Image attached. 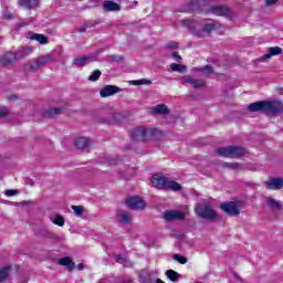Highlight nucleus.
<instances>
[{"mask_svg": "<svg viewBox=\"0 0 283 283\" xmlns=\"http://www.w3.org/2000/svg\"><path fill=\"white\" fill-rule=\"evenodd\" d=\"M247 109L248 112H259L260 114L271 116L283 113V103L280 101H260L249 104Z\"/></svg>", "mask_w": 283, "mask_h": 283, "instance_id": "f257e3e1", "label": "nucleus"}, {"mask_svg": "<svg viewBox=\"0 0 283 283\" xmlns=\"http://www.w3.org/2000/svg\"><path fill=\"white\" fill-rule=\"evenodd\" d=\"M157 136H160L158 128L137 126L133 128L130 138L134 143H147V140H156Z\"/></svg>", "mask_w": 283, "mask_h": 283, "instance_id": "f03ea898", "label": "nucleus"}, {"mask_svg": "<svg viewBox=\"0 0 283 283\" xmlns=\"http://www.w3.org/2000/svg\"><path fill=\"white\" fill-rule=\"evenodd\" d=\"M155 189H164L166 191H181L182 186L178 181H174L165 176L154 175L150 179Z\"/></svg>", "mask_w": 283, "mask_h": 283, "instance_id": "7ed1b4c3", "label": "nucleus"}, {"mask_svg": "<svg viewBox=\"0 0 283 283\" xmlns=\"http://www.w3.org/2000/svg\"><path fill=\"white\" fill-rule=\"evenodd\" d=\"M196 213L203 220H218V212L208 203H198L196 206Z\"/></svg>", "mask_w": 283, "mask_h": 283, "instance_id": "20e7f679", "label": "nucleus"}, {"mask_svg": "<svg viewBox=\"0 0 283 283\" xmlns=\"http://www.w3.org/2000/svg\"><path fill=\"white\" fill-rule=\"evenodd\" d=\"M126 206L128 209L138 211L139 209H145V201L140 197H130L126 199Z\"/></svg>", "mask_w": 283, "mask_h": 283, "instance_id": "39448f33", "label": "nucleus"}, {"mask_svg": "<svg viewBox=\"0 0 283 283\" xmlns=\"http://www.w3.org/2000/svg\"><path fill=\"white\" fill-rule=\"evenodd\" d=\"M118 92H123V88H120L116 85H105L99 91V96H102V98H107L109 96H114V94H118Z\"/></svg>", "mask_w": 283, "mask_h": 283, "instance_id": "423d86ee", "label": "nucleus"}, {"mask_svg": "<svg viewBox=\"0 0 283 283\" xmlns=\"http://www.w3.org/2000/svg\"><path fill=\"white\" fill-rule=\"evenodd\" d=\"M220 209L228 216H240V208L235 202L221 203Z\"/></svg>", "mask_w": 283, "mask_h": 283, "instance_id": "0eeeda50", "label": "nucleus"}, {"mask_svg": "<svg viewBox=\"0 0 283 283\" xmlns=\"http://www.w3.org/2000/svg\"><path fill=\"white\" fill-rule=\"evenodd\" d=\"M164 219L167 222H174V220H185V213L178 210H167L164 212Z\"/></svg>", "mask_w": 283, "mask_h": 283, "instance_id": "6e6552de", "label": "nucleus"}, {"mask_svg": "<svg viewBox=\"0 0 283 283\" xmlns=\"http://www.w3.org/2000/svg\"><path fill=\"white\" fill-rule=\"evenodd\" d=\"M150 116H165L169 114V108L165 104H158L149 108Z\"/></svg>", "mask_w": 283, "mask_h": 283, "instance_id": "1a4fd4ad", "label": "nucleus"}, {"mask_svg": "<svg viewBox=\"0 0 283 283\" xmlns=\"http://www.w3.org/2000/svg\"><path fill=\"white\" fill-rule=\"evenodd\" d=\"M210 12L217 17H229L231 14V8L227 6H212Z\"/></svg>", "mask_w": 283, "mask_h": 283, "instance_id": "9d476101", "label": "nucleus"}, {"mask_svg": "<svg viewBox=\"0 0 283 283\" xmlns=\"http://www.w3.org/2000/svg\"><path fill=\"white\" fill-rule=\"evenodd\" d=\"M102 8L104 12H120V4L112 0L104 1Z\"/></svg>", "mask_w": 283, "mask_h": 283, "instance_id": "9b49d317", "label": "nucleus"}, {"mask_svg": "<svg viewBox=\"0 0 283 283\" xmlns=\"http://www.w3.org/2000/svg\"><path fill=\"white\" fill-rule=\"evenodd\" d=\"M17 53L8 52L0 57V63L3 65V67H8V65H11V63L17 61Z\"/></svg>", "mask_w": 283, "mask_h": 283, "instance_id": "f8f14e48", "label": "nucleus"}, {"mask_svg": "<svg viewBox=\"0 0 283 283\" xmlns=\"http://www.w3.org/2000/svg\"><path fill=\"white\" fill-rule=\"evenodd\" d=\"M57 264H60V266H66V270L70 272L74 271L76 266V264L74 263V261H72L70 256L59 259Z\"/></svg>", "mask_w": 283, "mask_h": 283, "instance_id": "ddd939ff", "label": "nucleus"}, {"mask_svg": "<svg viewBox=\"0 0 283 283\" xmlns=\"http://www.w3.org/2000/svg\"><path fill=\"white\" fill-rule=\"evenodd\" d=\"M74 145L77 147V149H90L92 140H90L87 137H78L75 139Z\"/></svg>", "mask_w": 283, "mask_h": 283, "instance_id": "4468645a", "label": "nucleus"}, {"mask_svg": "<svg viewBox=\"0 0 283 283\" xmlns=\"http://www.w3.org/2000/svg\"><path fill=\"white\" fill-rule=\"evenodd\" d=\"M231 158H242L247 156V148L240 146H230Z\"/></svg>", "mask_w": 283, "mask_h": 283, "instance_id": "2eb2a0df", "label": "nucleus"}, {"mask_svg": "<svg viewBox=\"0 0 283 283\" xmlns=\"http://www.w3.org/2000/svg\"><path fill=\"white\" fill-rule=\"evenodd\" d=\"M265 187L266 189H271V190H277V189H282L283 187V180L281 178H274L270 181L265 182Z\"/></svg>", "mask_w": 283, "mask_h": 283, "instance_id": "dca6fc26", "label": "nucleus"}, {"mask_svg": "<svg viewBox=\"0 0 283 283\" xmlns=\"http://www.w3.org/2000/svg\"><path fill=\"white\" fill-rule=\"evenodd\" d=\"M92 61V56L83 55L73 60L75 67H85Z\"/></svg>", "mask_w": 283, "mask_h": 283, "instance_id": "f3484780", "label": "nucleus"}, {"mask_svg": "<svg viewBox=\"0 0 283 283\" xmlns=\"http://www.w3.org/2000/svg\"><path fill=\"white\" fill-rule=\"evenodd\" d=\"M63 114V108H49L43 112L44 118H56V116H61Z\"/></svg>", "mask_w": 283, "mask_h": 283, "instance_id": "a211bd4d", "label": "nucleus"}, {"mask_svg": "<svg viewBox=\"0 0 283 283\" xmlns=\"http://www.w3.org/2000/svg\"><path fill=\"white\" fill-rule=\"evenodd\" d=\"M117 220L120 224H129L132 222V214L127 213L124 210L117 211Z\"/></svg>", "mask_w": 283, "mask_h": 283, "instance_id": "6ab92c4d", "label": "nucleus"}, {"mask_svg": "<svg viewBox=\"0 0 283 283\" xmlns=\"http://www.w3.org/2000/svg\"><path fill=\"white\" fill-rule=\"evenodd\" d=\"M265 203L268 207H270V209H273L274 211H282V203L272 197H268L265 199Z\"/></svg>", "mask_w": 283, "mask_h": 283, "instance_id": "aec40b11", "label": "nucleus"}, {"mask_svg": "<svg viewBox=\"0 0 283 283\" xmlns=\"http://www.w3.org/2000/svg\"><path fill=\"white\" fill-rule=\"evenodd\" d=\"M185 83H189L196 90H198L200 87H205V85H206L205 80H196L193 77H185Z\"/></svg>", "mask_w": 283, "mask_h": 283, "instance_id": "412c9836", "label": "nucleus"}, {"mask_svg": "<svg viewBox=\"0 0 283 283\" xmlns=\"http://www.w3.org/2000/svg\"><path fill=\"white\" fill-rule=\"evenodd\" d=\"M277 54H282V48L272 46L269 49V52L262 56L263 61L271 59V56H277Z\"/></svg>", "mask_w": 283, "mask_h": 283, "instance_id": "4be33fe9", "label": "nucleus"}, {"mask_svg": "<svg viewBox=\"0 0 283 283\" xmlns=\"http://www.w3.org/2000/svg\"><path fill=\"white\" fill-rule=\"evenodd\" d=\"M30 39L31 41H38V43H40L41 45H48V43H50V41L48 40V36L41 33H33L30 36Z\"/></svg>", "mask_w": 283, "mask_h": 283, "instance_id": "5701e85b", "label": "nucleus"}, {"mask_svg": "<svg viewBox=\"0 0 283 283\" xmlns=\"http://www.w3.org/2000/svg\"><path fill=\"white\" fill-rule=\"evenodd\" d=\"M19 4L22 8H27L28 10H32L39 6V0H19Z\"/></svg>", "mask_w": 283, "mask_h": 283, "instance_id": "b1692460", "label": "nucleus"}, {"mask_svg": "<svg viewBox=\"0 0 283 283\" xmlns=\"http://www.w3.org/2000/svg\"><path fill=\"white\" fill-rule=\"evenodd\" d=\"M205 3H207V0H191L189 2V10L196 11V10H200V8H202V6H205Z\"/></svg>", "mask_w": 283, "mask_h": 283, "instance_id": "393cba45", "label": "nucleus"}, {"mask_svg": "<svg viewBox=\"0 0 283 283\" xmlns=\"http://www.w3.org/2000/svg\"><path fill=\"white\" fill-rule=\"evenodd\" d=\"M52 61H54V59L50 54L42 55L36 60L40 67H45V65H48L49 63H52Z\"/></svg>", "mask_w": 283, "mask_h": 283, "instance_id": "a878e982", "label": "nucleus"}, {"mask_svg": "<svg viewBox=\"0 0 283 283\" xmlns=\"http://www.w3.org/2000/svg\"><path fill=\"white\" fill-rule=\"evenodd\" d=\"M32 54V48L23 46L15 53L17 59H25V56Z\"/></svg>", "mask_w": 283, "mask_h": 283, "instance_id": "bb28decb", "label": "nucleus"}, {"mask_svg": "<svg viewBox=\"0 0 283 283\" xmlns=\"http://www.w3.org/2000/svg\"><path fill=\"white\" fill-rule=\"evenodd\" d=\"M216 154H218V156H222L223 158H231V146L217 148Z\"/></svg>", "mask_w": 283, "mask_h": 283, "instance_id": "cd10ccee", "label": "nucleus"}, {"mask_svg": "<svg viewBox=\"0 0 283 283\" xmlns=\"http://www.w3.org/2000/svg\"><path fill=\"white\" fill-rule=\"evenodd\" d=\"M166 276L168 280H170V282H178V280H180V274L174 270H167Z\"/></svg>", "mask_w": 283, "mask_h": 283, "instance_id": "c85d7f7f", "label": "nucleus"}, {"mask_svg": "<svg viewBox=\"0 0 283 283\" xmlns=\"http://www.w3.org/2000/svg\"><path fill=\"white\" fill-rule=\"evenodd\" d=\"M39 70H41V66L38 61L32 62L24 67V72H39Z\"/></svg>", "mask_w": 283, "mask_h": 283, "instance_id": "c756f323", "label": "nucleus"}, {"mask_svg": "<svg viewBox=\"0 0 283 283\" xmlns=\"http://www.w3.org/2000/svg\"><path fill=\"white\" fill-rule=\"evenodd\" d=\"M170 69L172 72H179V74H185V72H187V66L182 64L172 63L170 64Z\"/></svg>", "mask_w": 283, "mask_h": 283, "instance_id": "7c9ffc66", "label": "nucleus"}, {"mask_svg": "<svg viewBox=\"0 0 283 283\" xmlns=\"http://www.w3.org/2000/svg\"><path fill=\"white\" fill-rule=\"evenodd\" d=\"M71 209L77 218H83V213H85L83 206H71Z\"/></svg>", "mask_w": 283, "mask_h": 283, "instance_id": "2f4dec72", "label": "nucleus"}, {"mask_svg": "<svg viewBox=\"0 0 283 283\" xmlns=\"http://www.w3.org/2000/svg\"><path fill=\"white\" fill-rule=\"evenodd\" d=\"M218 27H219L218 23H207L203 25L202 30L208 34H211V32L218 30Z\"/></svg>", "mask_w": 283, "mask_h": 283, "instance_id": "473e14b6", "label": "nucleus"}, {"mask_svg": "<svg viewBox=\"0 0 283 283\" xmlns=\"http://www.w3.org/2000/svg\"><path fill=\"white\" fill-rule=\"evenodd\" d=\"M11 266H4L0 269V282H3V280H8V275H10Z\"/></svg>", "mask_w": 283, "mask_h": 283, "instance_id": "72a5a7b5", "label": "nucleus"}, {"mask_svg": "<svg viewBox=\"0 0 283 283\" xmlns=\"http://www.w3.org/2000/svg\"><path fill=\"white\" fill-rule=\"evenodd\" d=\"M222 167H226L228 169H244V166L239 163H224Z\"/></svg>", "mask_w": 283, "mask_h": 283, "instance_id": "f704fd0d", "label": "nucleus"}, {"mask_svg": "<svg viewBox=\"0 0 283 283\" xmlns=\"http://www.w3.org/2000/svg\"><path fill=\"white\" fill-rule=\"evenodd\" d=\"M53 224H56L57 227H64L65 226V219L61 214H56L54 219H52Z\"/></svg>", "mask_w": 283, "mask_h": 283, "instance_id": "c9c22d12", "label": "nucleus"}, {"mask_svg": "<svg viewBox=\"0 0 283 283\" xmlns=\"http://www.w3.org/2000/svg\"><path fill=\"white\" fill-rule=\"evenodd\" d=\"M44 238H48L49 240H53L54 242H61V237L50 231H44Z\"/></svg>", "mask_w": 283, "mask_h": 283, "instance_id": "e433bc0d", "label": "nucleus"}, {"mask_svg": "<svg viewBox=\"0 0 283 283\" xmlns=\"http://www.w3.org/2000/svg\"><path fill=\"white\" fill-rule=\"evenodd\" d=\"M102 74L103 73L101 72V70H95L93 72V74L88 76V81H92L94 83V82L98 81V78H101Z\"/></svg>", "mask_w": 283, "mask_h": 283, "instance_id": "4c0bfd02", "label": "nucleus"}, {"mask_svg": "<svg viewBox=\"0 0 283 283\" xmlns=\"http://www.w3.org/2000/svg\"><path fill=\"white\" fill-rule=\"evenodd\" d=\"M132 85H151V80L142 78L132 82Z\"/></svg>", "mask_w": 283, "mask_h": 283, "instance_id": "58836bf2", "label": "nucleus"}, {"mask_svg": "<svg viewBox=\"0 0 283 283\" xmlns=\"http://www.w3.org/2000/svg\"><path fill=\"white\" fill-rule=\"evenodd\" d=\"M165 48L166 50H178V48H180V44L176 41H171L168 42Z\"/></svg>", "mask_w": 283, "mask_h": 283, "instance_id": "ea45409f", "label": "nucleus"}, {"mask_svg": "<svg viewBox=\"0 0 283 283\" xmlns=\"http://www.w3.org/2000/svg\"><path fill=\"white\" fill-rule=\"evenodd\" d=\"M174 260L179 262V264H187V258L180 255V254H175Z\"/></svg>", "mask_w": 283, "mask_h": 283, "instance_id": "a19ab883", "label": "nucleus"}, {"mask_svg": "<svg viewBox=\"0 0 283 283\" xmlns=\"http://www.w3.org/2000/svg\"><path fill=\"white\" fill-rule=\"evenodd\" d=\"M199 72H206L207 74H211L213 72V66L211 65H206L201 69L198 70Z\"/></svg>", "mask_w": 283, "mask_h": 283, "instance_id": "79ce46f5", "label": "nucleus"}, {"mask_svg": "<svg viewBox=\"0 0 283 283\" xmlns=\"http://www.w3.org/2000/svg\"><path fill=\"white\" fill-rule=\"evenodd\" d=\"M127 260V258L123 254H119V255H116L115 256V261L118 263V264H125V261Z\"/></svg>", "mask_w": 283, "mask_h": 283, "instance_id": "37998d69", "label": "nucleus"}, {"mask_svg": "<svg viewBox=\"0 0 283 283\" xmlns=\"http://www.w3.org/2000/svg\"><path fill=\"white\" fill-rule=\"evenodd\" d=\"M30 22L28 20H22L21 22L15 24L17 30H21V28H25Z\"/></svg>", "mask_w": 283, "mask_h": 283, "instance_id": "c03bdc74", "label": "nucleus"}, {"mask_svg": "<svg viewBox=\"0 0 283 283\" xmlns=\"http://www.w3.org/2000/svg\"><path fill=\"white\" fill-rule=\"evenodd\" d=\"M84 25L86 27V29L96 28V25H98V21H88L85 22Z\"/></svg>", "mask_w": 283, "mask_h": 283, "instance_id": "a18cd8bd", "label": "nucleus"}, {"mask_svg": "<svg viewBox=\"0 0 283 283\" xmlns=\"http://www.w3.org/2000/svg\"><path fill=\"white\" fill-rule=\"evenodd\" d=\"M18 193H19V190H17V189L6 190V196H8V197L17 196Z\"/></svg>", "mask_w": 283, "mask_h": 283, "instance_id": "49530a36", "label": "nucleus"}, {"mask_svg": "<svg viewBox=\"0 0 283 283\" xmlns=\"http://www.w3.org/2000/svg\"><path fill=\"white\" fill-rule=\"evenodd\" d=\"M171 56L177 61V63H180L182 61V56H180L178 52H172Z\"/></svg>", "mask_w": 283, "mask_h": 283, "instance_id": "de8ad7c7", "label": "nucleus"}, {"mask_svg": "<svg viewBox=\"0 0 283 283\" xmlns=\"http://www.w3.org/2000/svg\"><path fill=\"white\" fill-rule=\"evenodd\" d=\"M6 116H8V108L7 107L0 108V118H6Z\"/></svg>", "mask_w": 283, "mask_h": 283, "instance_id": "09e8293b", "label": "nucleus"}, {"mask_svg": "<svg viewBox=\"0 0 283 283\" xmlns=\"http://www.w3.org/2000/svg\"><path fill=\"white\" fill-rule=\"evenodd\" d=\"M123 266H126L127 269H132V266H134V263H132V261L126 259L123 263Z\"/></svg>", "mask_w": 283, "mask_h": 283, "instance_id": "8fccbe9b", "label": "nucleus"}, {"mask_svg": "<svg viewBox=\"0 0 283 283\" xmlns=\"http://www.w3.org/2000/svg\"><path fill=\"white\" fill-rule=\"evenodd\" d=\"M280 0H265V6H275Z\"/></svg>", "mask_w": 283, "mask_h": 283, "instance_id": "3c124183", "label": "nucleus"}, {"mask_svg": "<svg viewBox=\"0 0 283 283\" xmlns=\"http://www.w3.org/2000/svg\"><path fill=\"white\" fill-rule=\"evenodd\" d=\"M109 61H123V56L111 55Z\"/></svg>", "mask_w": 283, "mask_h": 283, "instance_id": "603ef678", "label": "nucleus"}, {"mask_svg": "<svg viewBox=\"0 0 283 283\" xmlns=\"http://www.w3.org/2000/svg\"><path fill=\"white\" fill-rule=\"evenodd\" d=\"M77 32H80L81 34L87 32V27L84 24L83 27H81Z\"/></svg>", "mask_w": 283, "mask_h": 283, "instance_id": "864d4df0", "label": "nucleus"}, {"mask_svg": "<svg viewBox=\"0 0 283 283\" xmlns=\"http://www.w3.org/2000/svg\"><path fill=\"white\" fill-rule=\"evenodd\" d=\"M24 182L25 185H30L31 187L34 185V180H32L31 178H27Z\"/></svg>", "mask_w": 283, "mask_h": 283, "instance_id": "5fc2aeb1", "label": "nucleus"}, {"mask_svg": "<svg viewBox=\"0 0 283 283\" xmlns=\"http://www.w3.org/2000/svg\"><path fill=\"white\" fill-rule=\"evenodd\" d=\"M45 231H48L46 229H42L38 235H40L41 238H45Z\"/></svg>", "mask_w": 283, "mask_h": 283, "instance_id": "6e6d98bb", "label": "nucleus"}, {"mask_svg": "<svg viewBox=\"0 0 283 283\" xmlns=\"http://www.w3.org/2000/svg\"><path fill=\"white\" fill-rule=\"evenodd\" d=\"M84 264L83 263H78L77 265H76V269L78 270V271H83V269H84Z\"/></svg>", "mask_w": 283, "mask_h": 283, "instance_id": "4d7b16f0", "label": "nucleus"}, {"mask_svg": "<svg viewBox=\"0 0 283 283\" xmlns=\"http://www.w3.org/2000/svg\"><path fill=\"white\" fill-rule=\"evenodd\" d=\"M108 163H109V165H116V160H114V159H111Z\"/></svg>", "mask_w": 283, "mask_h": 283, "instance_id": "13d9d810", "label": "nucleus"}, {"mask_svg": "<svg viewBox=\"0 0 283 283\" xmlns=\"http://www.w3.org/2000/svg\"><path fill=\"white\" fill-rule=\"evenodd\" d=\"M7 19H10V15H7Z\"/></svg>", "mask_w": 283, "mask_h": 283, "instance_id": "bf43d9fd", "label": "nucleus"}, {"mask_svg": "<svg viewBox=\"0 0 283 283\" xmlns=\"http://www.w3.org/2000/svg\"><path fill=\"white\" fill-rule=\"evenodd\" d=\"M9 98H15L14 96H11V97H9Z\"/></svg>", "mask_w": 283, "mask_h": 283, "instance_id": "052dcab7", "label": "nucleus"}]
</instances>
